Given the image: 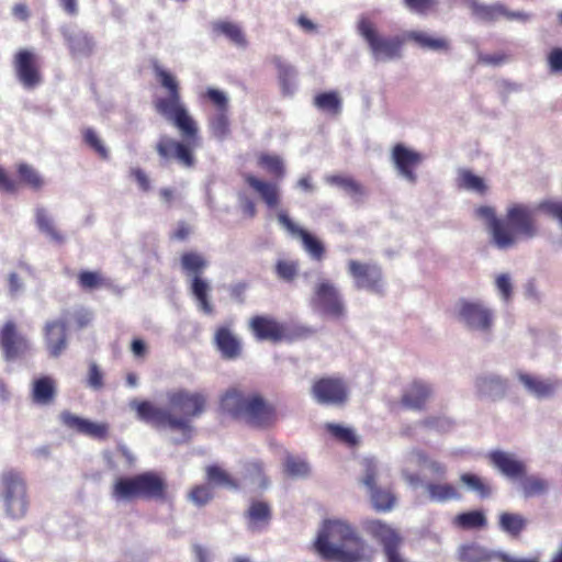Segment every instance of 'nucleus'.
Instances as JSON below:
<instances>
[{
    "instance_id": "c03bdc74",
    "label": "nucleus",
    "mask_w": 562,
    "mask_h": 562,
    "mask_svg": "<svg viewBox=\"0 0 562 562\" xmlns=\"http://www.w3.org/2000/svg\"><path fill=\"white\" fill-rule=\"evenodd\" d=\"M453 524L461 529L471 530L484 528L487 525L486 517L481 510L461 513L453 519Z\"/></svg>"
},
{
    "instance_id": "ea45409f",
    "label": "nucleus",
    "mask_w": 562,
    "mask_h": 562,
    "mask_svg": "<svg viewBox=\"0 0 562 562\" xmlns=\"http://www.w3.org/2000/svg\"><path fill=\"white\" fill-rule=\"evenodd\" d=\"M464 2L472 10L473 14L483 21H496L503 18V13L506 12V8L501 3L486 5L477 0H464Z\"/></svg>"
},
{
    "instance_id": "dca6fc26",
    "label": "nucleus",
    "mask_w": 562,
    "mask_h": 562,
    "mask_svg": "<svg viewBox=\"0 0 562 562\" xmlns=\"http://www.w3.org/2000/svg\"><path fill=\"white\" fill-rule=\"evenodd\" d=\"M312 394L319 404L339 405L347 401L348 389L341 379L324 378L313 384Z\"/></svg>"
},
{
    "instance_id": "338daca9",
    "label": "nucleus",
    "mask_w": 562,
    "mask_h": 562,
    "mask_svg": "<svg viewBox=\"0 0 562 562\" xmlns=\"http://www.w3.org/2000/svg\"><path fill=\"white\" fill-rule=\"evenodd\" d=\"M85 142L93 148L101 158L108 159L109 158V150L102 143V140L99 138L97 133L92 128H87L85 131Z\"/></svg>"
},
{
    "instance_id": "0e129e2a",
    "label": "nucleus",
    "mask_w": 562,
    "mask_h": 562,
    "mask_svg": "<svg viewBox=\"0 0 562 562\" xmlns=\"http://www.w3.org/2000/svg\"><path fill=\"white\" fill-rule=\"evenodd\" d=\"M299 266L295 261L279 260L276 266L278 277L284 281H292L297 274Z\"/></svg>"
},
{
    "instance_id": "7ed1b4c3",
    "label": "nucleus",
    "mask_w": 562,
    "mask_h": 562,
    "mask_svg": "<svg viewBox=\"0 0 562 562\" xmlns=\"http://www.w3.org/2000/svg\"><path fill=\"white\" fill-rule=\"evenodd\" d=\"M221 407L233 417L256 428L268 426L273 408L258 393L237 387L229 389L221 398Z\"/></svg>"
},
{
    "instance_id": "e2e57ef3",
    "label": "nucleus",
    "mask_w": 562,
    "mask_h": 562,
    "mask_svg": "<svg viewBox=\"0 0 562 562\" xmlns=\"http://www.w3.org/2000/svg\"><path fill=\"white\" fill-rule=\"evenodd\" d=\"M237 202L243 215L247 218H254L257 214L256 203L245 190L237 192Z\"/></svg>"
},
{
    "instance_id": "052dcab7",
    "label": "nucleus",
    "mask_w": 562,
    "mask_h": 562,
    "mask_svg": "<svg viewBox=\"0 0 562 562\" xmlns=\"http://www.w3.org/2000/svg\"><path fill=\"white\" fill-rule=\"evenodd\" d=\"M259 164L272 175L282 178L284 176L283 161L279 156L262 154L259 157Z\"/></svg>"
},
{
    "instance_id": "49530a36",
    "label": "nucleus",
    "mask_w": 562,
    "mask_h": 562,
    "mask_svg": "<svg viewBox=\"0 0 562 562\" xmlns=\"http://www.w3.org/2000/svg\"><path fill=\"white\" fill-rule=\"evenodd\" d=\"M325 180L328 184L340 187L356 200L366 194L363 187L350 177L335 175L327 176Z\"/></svg>"
},
{
    "instance_id": "ddd939ff",
    "label": "nucleus",
    "mask_w": 562,
    "mask_h": 562,
    "mask_svg": "<svg viewBox=\"0 0 562 562\" xmlns=\"http://www.w3.org/2000/svg\"><path fill=\"white\" fill-rule=\"evenodd\" d=\"M0 348L7 361H14L27 355L31 349L29 339L18 331L13 321H7L0 328Z\"/></svg>"
},
{
    "instance_id": "4be33fe9",
    "label": "nucleus",
    "mask_w": 562,
    "mask_h": 562,
    "mask_svg": "<svg viewBox=\"0 0 562 562\" xmlns=\"http://www.w3.org/2000/svg\"><path fill=\"white\" fill-rule=\"evenodd\" d=\"M59 418L66 427L74 429L79 434L94 439H104L108 436L109 427L104 423H94L76 416L67 411L60 413Z\"/></svg>"
},
{
    "instance_id": "de8ad7c7",
    "label": "nucleus",
    "mask_w": 562,
    "mask_h": 562,
    "mask_svg": "<svg viewBox=\"0 0 562 562\" xmlns=\"http://www.w3.org/2000/svg\"><path fill=\"white\" fill-rule=\"evenodd\" d=\"M209 128L213 137L218 140L225 139L229 132L228 112L217 111L210 117Z\"/></svg>"
},
{
    "instance_id": "423d86ee",
    "label": "nucleus",
    "mask_w": 562,
    "mask_h": 562,
    "mask_svg": "<svg viewBox=\"0 0 562 562\" xmlns=\"http://www.w3.org/2000/svg\"><path fill=\"white\" fill-rule=\"evenodd\" d=\"M540 212L537 204L512 202L506 207L503 229L513 238L510 245L497 247L499 250H508L517 246L520 239L529 240L538 236L539 226L536 214Z\"/></svg>"
},
{
    "instance_id": "f257e3e1",
    "label": "nucleus",
    "mask_w": 562,
    "mask_h": 562,
    "mask_svg": "<svg viewBox=\"0 0 562 562\" xmlns=\"http://www.w3.org/2000/svg\"><path fill=\"white\" fill-rule=\"evenodd\" d=\"M167 401L169 408L158 407L147 401H133L131 406L140 420L156 427L180 430L189 438L192 419L199 417L205 409V395L181 389L168 392Z\"/></svg>"
},
{
    "instance_id": "774afa93",
    "label": "nucleus",
    "mask_w": 562,
    "mask_h": 562,
    "mask_svg": "<svg viewBox=\"0 0 562 562\" xmlns=\"http://www.w3.org/2000/svg\"><path fill=\"white\" fill-rule=\"evenodd\" d=\"M547 64L550 74H562V48H552L547 56Z\"/></svg>"
},
{
    "instance_id": "5fc2aeb1",
    "label": "nucleus",
    "mask_w": 562,
    "mask_h": 562,
    "mask_svg": "<svg viewBox=\"0 0 562 562\" xmlns=\"http://www.w3.org/2000/svg\"><path fill=\"white\" fill-rule=\"evenodd\" d=\"M207 480L217 486L228 488H237V483L233 480L227 472L216 465H211L206 469Z\"/></svg>"
},
{
    "instance_id": "bf43d9fd",
    "label": "nucleus",
    "mask_w": 562,
    "mask_h": 562,
    "mask_svg": "<svg viewBox=\"0 0 562 562\" xmlns=\"http://www.w3.org/2000/svg\"><path fill=\"white\" fill-rule=\"evenodd\" d=\"M495 288L502 301L508 303L513 296V282L509 273H499L495 277Z\"/></svg>"
},
{
    "instance_id": "393cba45",
    "label": "nucleus",
    "mask_w": 562,
    "mask_h": 562,
    "mask_svg": "<svg viewBox=\"0 0 562 562\" xmlns=\"http://www.w3.org/2000/svg\"><path fill=\"white\" fill-rule=\"evenodd\" d=\"M60 32L74 56H89L93 52V40L86 32L75 31L69 26H63Z\"/></svg>"
},
{
    "instance_id": "c9c22d12",
    "label": "nucleus",
    "mask_w": 562,
    "mask_h": 562,
    "mask_svg": "<svg viewBox=\"0 0 562 562\" xmlns=\"http://www.w3.org/2000/svg\"><path fill=\"white\" fill-rule=\"evenodd\" d=\"M190 288L191 293L196 300L200 310L205 314H212L213 306L209 301V292L211 291L209 281L203 279L201 276H193L191 279Z\"/></svg>"
},
{
    "instance_id": "79ce46f5",
    "label": "nucleus",
    "mask_w": 562,
    "mask_h": 562,
    "mask_svg": "<svg viewBox=\"0 0 562 562\" xmlns=\"http://www.w3.org/2000/svg\"><path fill=\"white\" fill-rule=\"evenodd\" d=\"M457 182L459 188L481 195L485 194L487 191V186L484 179L468 169L459 171Z\"/></svg>"
},
{
    "instance_id": "69168bd1",
    "label": "nucleus",
    "mask_w": 562,
    "mask_h": 562,
    "mask_svg": "<svg viewBox=\"0 0 562 562\" xmlns=\"http://www.w3.org/2000/svg\"><path fill=\"white\" fill-rule=\"evenodd\" d=\"M212 497V490L209 485H198L189 494L190 501L196 506H204Z\"/></svg>"
},
{
    "instance_id": "2eb2a0df",
    "label": "nucleus",
    "mask_w": 562,
    "mask_h": 562,
    "mask_svg": "<svg viewBox=\"0 0 562 562\" xmlns=\"http://www.w3.org/2000/svg\"><path fill=\"white\" fill-rule=\"evenodd\" d=\"M13 67L16 79L27 90L42 83L38 58L29 49H21L14 55Z\"/></svg>"
},
{
    "instance_id": "412c9836",
    "label": "nucleus",
    "mask_w": 562,
    "mask_h": 562,
    "mask_svg": "<svg viewBox=\"0 0 562 562\" xmlns=\"http://www.w3.org/2000/svg\"><path fill=\"white\" fill-rule=\"evenodd\" d=\"M279 223L292 235L299 236L302 239L305 251L315 260H321L324 256L325 248L323 244L312 236L305 229L299 227L285 212L278 214Z\"/></svg>"
},
{
    "instance_id": "c85d7f7f",
    "label": "nucleus",
    "mask_w": 562,
    "mask_h": 562,
    "mask_svg": "<svg viewBox=\"0 0 562 562\" xmlns=\"http://www.w3.org/2000/svg\"><path fill=\"white\" fill-rule=\"evenodd\" d=\"M475 389L481 396L502 397L507 390V382L496 374H483L475 380Z\"/></svg>"
},
{
    "instance_id": "37998d69",
    "label": "nucleus",
    "mask_w": 562,
    "mask_h": 562,
    "mask_svg": "<svg viewBox=\"0 0 562 562\" xmlns=\"http://www.w3.org/2000/svg\"><path fill=\"white\" fill-rule=\"evenodd\" d=\"M279 80L281 85V89L283 94L292 95L296 89V70L290 64L282 61L281 59H277L276 61Z\"/></svg>"
},
{
    "instance_id": "a878e982",
    "label": "nucleus",
    "mask_w": 562,
    "mask_h": 562,
    "mask_svg": "<svg viewBox=\"0 0 562 562\" xmlns=\"http://www.w3.org/2000/svg\"><path fill=\"white\" fill-rule=\"evenodd\" d=\"M517 376L526 391L538 398L551 396L558 387V383L550 379H542L525 372H518Z\"/></svg>"
},
{
    "instance_id": "6ab92c4d",
    "label": "nucleus",
    "mask_w": 562,
    "mask_h": 562,
    "mask_svg": "<svg viewBox=\"0 0 562 562\" xmlns=\"http://www.w3.org/2000/svg\"><path fill=\"white\" fill-rule=\"evenodd\" d=\"M488 458L494 468L512 481L522 479L527 474L526 463L512 452L496 450L492 451Z\"/></svg>"
},
{
    "instance_id": "9d476101",
    "label": "nucleus",
    "mask_w": 562,
    "mask_h": 562,
    "mask_svg": "<svg viewBox=\"0 0 562 562\" xmlns=\"http://www.w3.org/2000/svg\"><path fill=\"white\" fill-rule=\"evenodd\" d=\"M311 307L325 316L340 319L346 315V307L341 294L329 280H319L311 297Z\"/></svg>"
},
{
    "instance_id": "680f3d73",
    "label": "nucleus",
    "mask_w": 562,
    "mask_h": 562,
    "mask_svg": "<svg viewBox=\"0 0 562 562\" xmlns=\"http://www.w3.org/2000/svg\"><path fill=\"white\" fill-rule=\"evenodd\" d=\"M326 428L338 440L349 446L357 443V436L351 428L342 427L336 424H327Z\"/></svg>"
},
{
    "instance_id": "4c0bfd02",
    "label": "nucleus",
    "mask_w": 562,
    "mask_h": 562,
    "mask_svg": "<svg viewBox=\"0 0 562 562\" xmlns=\"http://www.w3.org/2000/svg\"><path fill=\"white\" fill-rule=\"evenodd\" d=\"M497 553L472 543L460 547L458 558L460 562H491L494 558H497Z\"/></svg>"
},
{
    "instance_id": "8fccbe9b",
    "label": "nucleus",
    "mask_w": 562,
    "mask_h": 562,
    "mask_svg": "<svg viewBox=\"0 0 562 562\" xmlns=\"http://www.w3.org/2000/svg\"><path fill=\"white\" fill-rule=\"evenodd\" d=\"M314 105L321 111L338 114L341 109V100L336 92H324L314 98Z\"/></svg>"
},
{
    "instance_id": "20e7f679",
    "label": "nucleus",
    "mask_w": 562,
    "mask_h": 562,
    "mask_svg": "<svg viewBox=\"0 0 562 562\" xmlns=\"http://www.w3.org/2000/svg\"><path fill=\"white\" fill-rule=\"evenodd\" d=\"M155 74L161 87L168 91L167 97L156 98L154 102L156 111L166 120L172 122L183 137H194L198 127L181 101L176 77L160 66H155Z\"/></svg>"
},
{
    "instance_id": "f8f14e48",
    "label": "nucleus",
    "mask_w": 562,
    "mask_h": 562,
    "mask_svg": "<svg viewBox=\"0 0 562 562\" xmlns=\"http://www.w3.org/2000/svg\"><path fill=\"white\" fill-rule=\"evenodd\" d=\"M362 464L364 469L362 482L370 492L373 507L379 512L391 510L395 503V496L390 490L376 487V479L381 472L380 464L373 458H366Z\"/></svg>"
},
{
    "instance_id": "2f4dec72",
    "label": "nucleus",
    "mask_w": 562,
    "mask_h": 562,
    "mask_svg": "<svg viewBox=\"0 0 562 562\" xmlns=\"http://www.w3.org/2000/svg\"><path fill=\"white\" fill-rule=\"evenodd\" d=\"M56 396V382L50 376H42L33 382L32 400L38 405H49Z\"/></svg>"
},
{
    "instance_id": "603ef678",
    "label": "nucleus",
    "mask_w": 562,
    "mask_h": 562,
    "mask_svg": "<svg viewBox=\"0 0 562 562\" xmlns=\"http://www.w3.org/2000/svg\"><path fill=\"white\" fill-rule=\"evenodd\" d=\"M244 477L249 481L250 484L257 485L261 488H265L268 485V481L263 473V465L260 461L247 462L245 464Z\"/></svg>"
},
{
    "instance_id": "58836bf2",
    "label": "nucleus",
    "mask_w": 562,
    "mask_h": 562,
    "mask_svg": "<svg viewBox=\"0 0 562 562\" xmlns=\"http://www.w3.org/2000/svg\"><path fill=\"white\" fill-rule=\"evenodd\" d=\"M498 527L512 537H518L527 527V519L516 513L504 512L498 516Z\"/></svg>"
},
{
    "instance_id": "a18cd8bd",
    "label": "nucleus",
    "mask_w": 562,
    "mask_h": 562,
    "mask_svg": "<svg viewBox=\"0 0 562 562\" xmlns=\"http://www.w3.org/2000/svg\"><path fill=\"white\" fill-rule=\"evenodd\" d=\"M519 481L522 494L527 498L546 494L550 486L547 480L537 475L527 476L526 474Z\"/></svg>"
},
{
    "instance_id": "6e6552de",
    "label": "nucleus",
    "mask_w": 562,
    "mask_h": 562,
    "mask_svg": "<svg viewBox=\"0 0 562 562\" xmlns=\"http://www.w3.org/2000/svg\"><path fill=\"white\" fill-rule=\"evenodd\" d=\"M358 32L367 42L375 61H390L402 56L404 38L401 36L381 35L373 23L362 18L358 23Z\"/></svg>"
},
{
    "instance_id": "5701e85b",
    "label": "nucleus",
    "mask_w": 562,
    "mask_h": 562,
    "mask_svg": "<svg viewBox=\"0 0 562 562\" xmlns=\"http://www.w3.org/2000/svg\"><path fill=\"white\" fill-rule=\"evenodd\" d=\"M138 495L142 499H161L165 497L167 484L157 472L147 471L136 474Z\"/></svg>"
},
{
    "instance_id": "c756f323",
    "label": "nucleus",
    "mask_w": 562,
    "mask_h": 562,
    "mask_svg": "<svg viewBox=\"0 0 562 562\" xmlns=\"http://www.w3.org/2000/svg\"><path fill=\"white\" fill-rule=\"evenodd\" d=\"M111 497L117 503L139 498L136 475L119 476L112 485Z\"/></svg>"
},
{
    "instance_id": "9b49d317",
    "label": "nucleus",
    "mask_w": 562,
    "mask_h": 562,
    "mask_svg": "<svg viewBox=\"0 0 562 562\" xmlns=\"http://www.w3.org/2000/svg\"><path fill=\"white\" fill-rule=\"evenodd\" d=\"M187 143H181L168 135H161L156 145L159 157L166 161L176 160L184 168H192L195 165L193 149L198 146V133L194 137H184Z\"/></svg>"
},
{
    "instance_id": "864d4df0",
    "label": "nucleus",
    "mask_w": 562,
    "mask_h": 562,
    "mask_svg": "<svg viewBox=\"0 0 562 562\" xmlns=\"http://www.w3.org/2000/svg\"><path fill=\"white\" fill-rule=\"evenodd\" d=\"M461 482L472 492H475L480 497H488L492 488L480 476L472 473H463L460 476Z\"/></svg>"
},
{
    "instance_id": "cd10ccee",
    "label": "nucleus",
    "mask_w": 562,
    "mask_h": 562,
    "mask_svg": "<svg viewBox=\"0 0 562 562\" xmlns=\"http://www.w3.org/2000/svg\"><path fill=\"white\" fill-rule=\"evenodd\" d=\"M211 31L214 36H224L237 47L246 48L248 45L241 27L234 22L224 20L213 21L211 23Z\"/></svg>"
},
{
    "instance_id": "6e6d98bb",
    "label": "nucleus",
    "mask_w": 562,
    "mask_h": 562,
    "mask_svg": "<svg viewBox=\"0 0 562 562\" xmlns=\"http://www.w3.org/2000/svg\"><path fill=\"white\" fill-rule=\"evenodd\" d=\"M18 172L21 180L34 190H40L44 186L43 178L32 166L20 164Z\"/></svg>"
},
{
    "instance_id": "a19ab883",
    "label": "nucleus",
    "mask_w": 562,
    "mask_h": 562,
    "mask_svg": "<svg viewBox=\"0 0 562 562\" xmlns=\"http://www.w3.org/2000/svg\"><path fill=\"white\" fill-rule=\"evenodd\" d=\"M406 38L414 41L424 49L448 50L449 42L443 37H434L427 32L412 31L405 35Z\"/></svg>"
},
{
    "instance_id": "f3484780",
    "label": "nucleus",
    "mask_w": 562,
    "mask_h": 562,
    "mask_svg": "<svg viewBox=\"0 0 562 562\" xmlns=\"http://www.w3.org/2000/svg\"><path fill=\"white\" fill-rule=\"evenodd\" d=\"M250 329L258 340L278 342L293 338L288 326L270 316H255L250 321Z\"/></svg>"
},
{
    "instance_id": "bb28decb",
    "label": "nucleus",
    "mask_w": 562,
    "mask_h": 562,
    "mask_svg": "<svg viewBox=\"0 0 562 562\" xmlns=\"http://www.w3.org/2000/svg\"><path fill=\"white\" fill-rule=\"evenodd\" d=\"M244 179L260 195L268 207L273 209L279 204L280 188L277 183L260 180L250 173L244 175Z\"/></svg>"
},
{
    "instance_id": "e433bc0d",
    "label": "nucleus",
    "mask_w": 562,
    "mask_h": 562,
    "mask_svg": "<svg viewBox=\"0 0 562 562\" xmlns=\"http://www.w3.org/2000/svg\"><path fill=\"white\" fill-rule=\"evenodd\" d=\"M428 462V457L426 456V453L419 449H413L411 451H408L405 456H404V468L402 470V473H403V476L404 479L408 482V484L413 485V486H417L419 484V476L418 474H415V473H409V468L411 467H420V465H424L426 467Z\"/></svg>"
},
{
    "instance_id": "39448f33",
    "label": "nucleus",
    "mask_w": 562,
    "mask_h": 562,
    "mask_svg": "<svg viewBox=\"0 0 562 562\" xmlns=\"http://www.w3.org/2000/svg\"><path fill=\"white\" fill-rule=\"evenodd\" d=\"M453 318L465 331L486 337L493 331L496 315L487 302L461 297L453 306Z\"/></svg>"
},
{
    "instance_id": "0eeeda50",
    "label": "nucleus",
    "mask_w": 562,
    "mask_h": 562,
    "mask_svg": "<svg viewBox=\"0 0 562 562\" xmlns=\"http://www.w3.org/2000/svg\"><path fill=\"white\" fill-rule=\"evenodd\" d=\"M0 495L5 514L14 519L23 518L29 508L26 481L22 472L9 469L0 476Z\"/></svg>"
},
{
    "instance_id": "f03ea898",
    "label": "nucleus",
    "mask_w": 562,
    "mask_h": 562,
    "mask_svg": "<svg viewBox=\"0 0 562 562\" xmlns=\"http://www.w3.org/2000/svg\"><path fill=\"white\" fill-rule=\"evenodd\" d=\"M317 553L337 562H369L374 549L346 520H325L315 541Z\"/></svg>"
},
{
    "instance_id": "3c124183",
    "label": "nucleus",
    "mask_w": 562,
    "mask_h": 562,
    "mask_svg": "<svg viewBox=\"0 0 562 562\" xmlns=\"http://www.w3.org/2000/svg\"><path fill=\"white\" fill-rule=\"evenodd\" d=\"M431 501L446 502L449 499H457L460 497L458 491L451 484H434L429 483L426 486Z\"/></svg>"
},
{
    "instance_id": "473e14b6",
    "label": "nucleus",
    "mask_w": 562,
    "mask_h": 562,
    "mask_svg": "<svg viewBox=\"0 0 562 562\" xmlns=\"http://www.w3.org/2000/svg\"><path fill=\"white\" fill-rule=\"evenodd\" d=\"M215 342L224 358L234 359L240 353V342L227 327L216 330Z\"/></svg>"
},
{
    "instance_id": "7c9ffc66",
    "label": "nucleus",
    "mask_w": 562,
    "mask_h": 562,
    "mask_svg": "<svg viewBox=\"0 0 562 562\" xmlns=\"http://www.w3.org/2000/svg\"><path fill=\"white\" fill-rule=\"evenodd\" d=\"M431 394V387L425 382L415 381L405 391L402 403L405 407L420 409Z\"/></svg>"
},
{
    "instance_id": "72a5a7b5",
    "label": "nucleus",
    "mask_w": 562,
    "mask_h": 562,
    "mask_svg": "<svg viewBox=\"0 0 562 562\" xmlns=\"http://www.w3.org/2000/svg\"><path fill=\"white\" fill-rule=\"evenodd\" d=\"M248 528L252 532L261 531L270 519V507L267 503L255 501L247 510Z\"/></svg>"
},
{
    "instance_id": "09e8293b",
    "label": "nucleus",
    "mask_w": 562,
    "mask_h": 562,
    "mask_svg": "<svg viewBox=\"0 0 562 562\" xmlns=\"http://www.w3.org/2000/svg\"><path fill=\"white\" fill-rule=\"evenodd\" d=\"M181 267L188 273L193 276H201L203 270L207 267L206 259L193 251L184 252L181 256Z\"/></svg>"
},
{
    "instance_id": "aec40b11",
    "label": "nucleus",
    "mask_w": 562,
    "mask_h": 562,
    "mask_svg": "<svg viewBox=\"0 0 562 562\" xmlns=\"http://www.w3.org/2000/svg\"><path fill=\"white\" fill-rule=\"evenodd\" d=\"M475 215L485 222L493 246L497 248L512 244L513 238L503 229V220L496 216L494 207L488 205L479 206L475 209Z\"/></svg>"
},
{
    "instance_id": "f704fd0d",
    "label": "nucleus",
    "mask_w": 562,
    "mask_h": 562,
    "mask_svg": "<svg viewBox=\"0 0 562 562\" xmlns=\"http://www.w3.org/2000/svg\"><path fill=\"white\" fill-rule=\"evenodd\" d=\"M35 223L38 231L57 244L65 241L64 235L55 227L53 217L43 206L35 209Z\"/></svg>"
},
{
    "instance_id": "4468645a",
    "label": "nucleus",
    "mask_w": 562,
    "mask_h": 562,
    "mask_svg": "<svg viewBox=\"0 0 562 562\" xmlns=\"http://www.w3.org/2000/svg\"><path fill=\"white\" fill-rule=\"evenodd\" d=\"M348 272L353 279L357 289L381 293L383 279L381 268L372 262L348 261Z\"/></svg>"
},
{
    "instance_id": "4d7b16f0",
    "label": "nucleus",
    "mask_w": 562,
    "mask_h": 562,
    "mask_svg": "<svg viewBox=\"0 0 562 562\" xmlns=\"http://www.w3.org/2000/svg\"><path fill=\"white\" fill-rule=\"evenodd\" d=\"M538 209L544 215L558 222L562 229V200L547 199L538 203Z\"/></svg>"
},
{
    "instance_id": "1a4fd4ad",
    "label": "nucleus",
    "mask_w": 562,
    "mask_h": 562,
    "mask_svg": "<svg viewBox=\"0 0 562 562\" xmlns=\"http://www.w3.org/2000/svg\"><path fill=\"white\" fill-rule=\"evenodd\" d=\"M362 527L372 539L382 546L386 562H406L400 552L404 539L395 528L380 519L364 520Z\"/></svg>"
},
{
    "instance_id": "a211bd4d",
    "label": "nucleus",
    "mask_w": 562,
    "mask_h": 562,
    "mask_svg": "<svg viewBox=\"0 0 562 562\" xmlns=\"http://www.w3.org/2000/svg\"><path fill=\"white\" fill-rule=\"evenodd\" d=\"M422 159L423 158L419 153L414 151L402 144L395 145L392 150V161L397 173L409 183L416 182L417 176L415 173V168H417L422 162Z\"/></svg>"
},
{
    "instance_id": "b1692460",
    "label": "nucleus",
    "mask_w": 562,
    "mask_h": 562,
    "mask_svg": "<svg viewBox=\"0 0 562 562\" xmlns=\"http://www.w3.org/2000/svg\"><path fill=\"white\" fill-rule=\"evenodd\" d=\"M65 321L47 322L44 327L45 346L50 357L57 358L67 348Z\"/></svg>"
},
{
    "instance_id": "13d9d810",
    "label": "nucleus",
    "mask_w": 562,
    "mask_h": 562,
    "mask_svg": "<svg viewBox=\"0 0 562 562\" xmlns=\"http://www.w3.org/2000/svg\"><path fill=\"white\" fill-rule=\"evenodd\" d=\"M285 471L294 477H304L310 472V467L303 459L288 456L284 462Z\"/></svg>"
}]
</instances>
